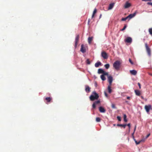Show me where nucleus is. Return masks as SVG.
Instances as JSON below:
<instances>
[{"label":"nucleus","instance_id":"obj_1","mask_svg":"<svg viewBox=\"0 0 152 152\" xmlns=\"http://www.w3.org/2000/svg\"><path fill=\"white\" fill-rule=\"evenodd\" d=\"M121 63L119 61H115L113 64V67L116 70H118L121 67Z\"/></svg>","mask_w":152,"mask_h":152},{"label":"nucleus","instance_id":"obj_2","mask_svg":"<svg viewBox=\"0 0 152 152\" xmlns=\"http://www.w3.org/2000/svg\"><path fill=\"white\" fill-rule=\"evenodd\" d=\"M99 97L98 94L95 91H94L90 96L89 98L91 101H93L98 99Z\"/></svg>","mask_w":152,"mask_h":152},{"label":"nucleus","instance_id":"obj_3","mask_svg":"<svg viewBox=\"0 0 152 152\" xmlns=\"http://www.w3.org/2000/svg\"><path fill=\"white\" fill-rule=\"evenodd\" d=\"M145 45L146 48V51L148 53V54L149 56H151V50L148 47L147 43H145Z\"/></svg>","mask_w":152,"mask_h":152},{"label":"nucleus","instance_id":"obj_4","mask_svg":"<svg viewBox=\"0 0 152 152\" xmlns=\"http://www.w3.org/2000/svg\"><path fill=\"white\" fill-rule=\"evenodd\" d=\"M101 56L104 59H107L108 57L107 53L104 51L102 52Z\"/></svg>","mask_w":152,"mask_h":152},{"label":"nucleus","instance_id":"obj_5","mask_svg":"<svg viewBox=\"0 0 152 152\" xmlns=\"http://www.w3.org/2000/svg\"><path fill=\"white\" fill-rule=\"evenodd\" d=\"M108 80L109 82V85H111L113 81V78L111 76H108L107 77Z\"/></svg>","mask_w":152,"mask_h":152},{"label":"nucleus","instance_id":"obj_6","mask_svg":"<svg viewBox=\"0 0 152 152\" xmlns=\"http://www.w3.org/2000/svg\"><path fill=\"white\" fill-rule=\"evenodd\" d=\"M151 106L150 105H146L145 106V108L147 112L148 113L149 112L150 110L151 109Z\"/></svg>","mask_w":152,"mask_h":152},{"label":"nucleus","instance_id":"obj_7","mask_svg":"<svg viewBox=\"0 0 152 152\" xmlns=\"http://www.w3.org/2000/svg\"><path fill=\"white\" fill-rule=\"evenodd\" d=\"M136 14V12H134L133 13L131 14L128 16L127 18H128L129 20H130V19L134 17L135 16Z\"/></svg>","mask_w":152,"mask_h":152},{"label":"nucleus","instance_id":"obj_8","mask_svg":"<svg viewBox=\"0 0 152 152\" xmlns=\"http://www.w3.org/2000/svg\"><path fill=\"white\" fill-rule=\"evenodd\" d=\"M100 103V101L99 100H97L94 102L92 104V108L93 109H95L96 108V105Z\"/></svg>","mask_w":152,"mask_h":152},{"label":"nucleus","instance_id":"obj_9","mask_svg":"<svg viewBox=\"0 0 152 152\" xmlns=\"http://www.w3.org/2000/svg\"><path fill=\"white\" fill-rule=\"evenodd\" d=\"M99 110L101 113H105L106 111V110L102 106H100L99 107Z\"/></svg>","mask_w":152,"mask_h":152},{"label":"nucleus","instance_id":"obj_10","mask_svg":"<svg viewBox=\"0 0 152 152\" xmlns=\"http://www.w3.org/2000/svg\"><path fill=\"white\" fill-rule=\"evenodd\" d=\"M79 35H77L76 36L75 39V48H76L77 46V42H78V40H79Z\"/></svg>","mask_w":152,"mask_h":152},{"label":"nucleus","instance_id":"obj_11","mask_svg":"<svg viewBox=\"0 0 152 152\" xmlns=\"http://www.w3.org/2000/svg\"><path fill=\"white\" fill-rule=\"evenodd\" d=\"M80 50L83 53H84L86 51V49L84 48V45L83 44L81 45Z\"/></svg>","mask_w":152,"mask_h":152},{"label":"nucleus","instance_id":"obj_12","mask_svg":"<svg viewBox=\"0 0 152 152\" xmlns=\"http://www.w3.org/2000/svg\"><path fill=\"white\" fill-rule=\"evenodd\" d=\"M114 4H115V3H111L109 5V6L108 8V10H111L113 7Z\"/></svg>","mask_w":152,"mask_h":152},{"label":"nucleus","instance_id":"obj_13","mask_svg":"<svg viewBox=\"0 0 152 152\" xmlns=\"http://www.w3.org/2000/svg\"><path fill=\"white\" fill-rule=\"evenodd\" d=\"M125 42L127 43H131L132 42V39L130 37H128L125 40Z\"/></svg>","mask_w":152,"mask_h":152},{"label":"nucleus","instance_id":"obj_14","mask_svg":"<svg viewBox=\"0 0 152 152\" xmlns=\"http://www.w3.org/2000/svg\"><path fill=\"white\" fill-rule=\"evenodd\" d=\"M130 72L132 75H135L137 73V71L135 70H130Z\"/></svg>","mask_w":152,"mask_h":152},{"label":"nucleus","instance_id":"obj_15","mask_svg":"<svg viewBox=\"0 0 152 152\" xmlns=\"http://www.w3.org/2000/svg\"><path fill=\"white\" fill-rule=\"evenodd\" d=\"M130 6V4L128 2H126L124 5V7L125 8H127L129 7Z\"/></svg>","mask_w":152,"mask_h":152},{"label":"nucleus","instance_id":"obj_16","mask_svg":"<svg viewBox=\"0 0 152 152\" xmlns=\"http://www.w3.org/2000/svg\"><path fill=\"white\" fill-rule=\"evenodd\" d=\"M134 92L136 95L140 96V91L137 90H134Z\"/></svg>","mask_w":152,"mask_h":152},{"label":"nucleus","instance_id":"obj_17","mask_svg":"<svg viewBox=\"0 0 152 152\" xmlns=\"http://www.w3.org/2000/svg\"><path fill=\"white\" fill-rule=\"evenodd\" d=\"M101 64V62L99 61H98L95 64V66L96 67H98L99 65H100Z\"/></svg>","mask_w":152,"mask_h":152},{"label":"nucleus","instance_id":"obj_18","mask_svg":"<svg viewBox=\"0 0 152 152\" xmlns=\"http://www.w3.org/2000/svg\"><path fill=\"white\" fill-rule=\"evenodd\" d=\"M104 72V70L102 69H98V73L99 74H103Z\"/></svg>","mask_w":152,"mask_h":152},{"label":"nucleus","instance_id":"obj_19","mask_svg":"<svg viewBox=\"0 0 152 152\" xmlns=\"http://www.w3.org/2000/svg\"><path fill=\"white\" fill-rule=\"evenodd\" d=\"M85 90L87 93H88L90 91V88L88 86H86Z\"/></svg>","mask_w":152,"mask_h":152},{"label":"nucleus","instance_id":"obj_20","mask_svg":"<svg viewBox=\"0 0 152 152\" xmlns=\"http://www.w3.org/2000/svg\"><path fill=\"white\" fill-rule=\"evenodd\" d=\"M111 86L110 85L108 86L107 89L109 93H111L112 92V90L111 89Z\"/></svg>","mask_w":152,"mask_h":152},{"label":"nucleus","instance_id":"obj_21","mask_svg":"<svg viewBox=\"0 0 152 152\" xmlns=\"http://www.w3.org/2000/svg\"><path fill=\"white\" fill-rule=\"evenodd\" d=\"M93 39V37H89L88 38V43L90 44L91 43V42Z\"/></svg>","mask_w":152,"mask_h":152},{"label":"nucleus","instance_id":"obj_22","mask_svg":"<svg viewBox=\"0 0 152 152\" xmlns=\"http://www.w3.org/2000/svg\"><path fill=\"white\" fill-rule=\"evenodd\" d=\"M102 80L103 81H104L106 80V78L104 75H101L100 76Z\"/></svg>","mask_w":152,"mask_h":152},{"label":"nucleus","instance_id":"obj_23","mask_svg":"<svg viewBox=\"0 0 152 152\" xmlns=\"http://www.w3.org/2000/svg\"><path fill=\"white\" fill-rule=\"evenodd\" d=\"M117 126H122V127H124V128H125L126 126V124H118L117 125Z\"/></svg>","mask_w":152,"mask_h":152},{"label":"nucleus","instance_id":"obj_24","mask_svg":"<svg viewBox=\"0 0 152 152\" xmlns=\"http://www.w3.org/2000/svg\"><path fill=\"white\" fill-rule=\"evenodd\" d=\"M124 121L125 122H126L127 120L126 119V116L125 114H124Z\"/></svg>","mask_w":152,"mask_h":152},{"label":"nucleus","instance_id":"obj_25","mask_svg":"<svg viewBox=\"0 0 152 152\" xmlns=\"http://www.w3.org/2000/svg\"><path fill=\"white\" fill-rule=\"evenodd\" d=\"M104 67L106 69H107L109 68L110 65L108 64H106L104 65Z\"/></svg>","mask_w":152,"mask_h":152},{"label":"nucleus","instance_id":"obj_26","mask_svg":"<svg viewBox=\"0 0 152 152\" xmlns=\"http://www.w3.org/2000/svg\"><path fill=\"white\" fill-rule=\"evenodd\" d=\"M148 31L150 34L152 35V28H149L148 29Z\"/></svg>","mask_w":152,"mask_h":152},{"label":"nucleus","instance_id":"obj_27","mask_svg":"<svg viewBox=\"0 0 152 152\" xmlns=\"http://www.w3.org/2000/svg\"><path fill=\"white\" fill-rule=\"evenodd\" d=\"M86 63L88 64H91V62H90L88 59L86 60Z\"/></svg>","mask_w":152,"mask_h":152},{"label":"nucleus","instance_id":"obj_28","mask_svg":"<svg viewBox=\"0 0 152 152\" xmlns=\"http://www.w3.org/2000/svg\"><path fill=\"white\" fill-rule=\"evenodd\" d=\"M45 99L47 100L48 102H49L51 100V98L49 97H47L45 98Z\"/></svg>","mask_w":152,"mask_h":152},{"label":"nucleus","instance_id":"obj_29","mask_svg":"<svg viewBox=\"0 0 152 152\" xmlns=\"http://www.w3.org/2000/svg\"><path fill=\"white\" fill-rule=\"evenodd\" d=\"M102 75H104V76L107 75V77L108 76H109L108 73L107 72H105L104 71V72L102 74Z\"/></svg>","mask_w":152,"mask_h":152},{"label":"nucleus","instance_id":"obj_30","mask_svg":"<svg viewBox=\"0 0 152 152\" xmlns=\"http://www.w3.org/2000/svg\"><path fill=\"white\" fill-rule=\"evenodd\" d=\"M128 18H127V16L126 17V18H123L122 19H121V20L122 21H125Z\"/></svg>","mask_w":152,"mask_h":152},{"label":"nucleus","instance_id":"obj_31","mask_svg":"<svg viewBox=\"0 0 152 152\" xmlns=\"http://www.w3.org/2000/svg\"><path fill=\"white\" fill-rule=\"evenodd\" d=\"M100 119L99 118L97 117L96 118V121L97 122H99L100 121Z\"/></svg>","mask_w":152,"mask_h":152},{"label":"nucleus","instance_id":"obj_32","mask_svg":"<svg viewBox=\"0 0 152 152\" xmlns=\"http://www.w3.org/2000/svg\"><path fill=\"white\" fill-rule=\"evenodd\" d=\"M134 140L135 141V142L137 145L139 144L140 142V141L139 142H137L135 139H134Z\"/></svg>","mask_w":152,"mask_h":152},{"label":"nucleus","instance_id":"obj_33","mask_svg":"<svg viewBox=\"0 0 152 152\" xmlns=\"http://www.w3.org/2000/svg\"><path fill=\"white\" fill-rule=\"evenodd\" d=\"M129 61L133 65L134 64V63L132 61L131 59L129 58Z\"/></svg>","mask_w":152,"mask_h":152},{"label":"nucleus","instance_id":"obj_34","mask_svg":"<svg viewBox=\"0 0 152 152\" xmlns=\"http://www.w3.org/2000/svg\"><path fill=\"white\" fill-rule=\"evenodd\" d=\"M117 118L118 121H121V118L120 116H117Z\"/></svg>","mask_w":152,"mask_h":152},{"label":"nucleus","instance_id":"obj_35","mask_svg":"<svg viewBox=\"0 0 152 152\" xmlns=\"http://www.w3.org/2000/svg\"><path fill=\"white\" fill-rule=\"evenodd\" d=\"M126 25H125L124 27V28H122L121 30V31H123L126 28Z\"/></svg>","mask_w":152,"mask_h":152},{"label":"nucleus","instance_id":"obj_36","mask_svg":"<svg viewBox=\"0 0 152 152\" xmlns=\"http://www.w3.org/2000/svg\"><path fill=\"white\" fill-rule=\"evenodd\" d=\"M126 125H127L129 127V131H130V124H128L127 125L126 124Z\"/></svg>","mask_w":152,"mask_h":152},{"label":"nucleus","instance_id":"obj_37","mask_svg":"<svg viewBox=\"0 0 152 152\" xmlns=\"http://www.w3.org/2000/svg\"><path fill=\"white\" fill-rule=\"evenodd\" d=\"M96 9H95L93 11V14H95L96 13Z\"/></svg>","mask_w":152,"mask_h":152},{"label":"nucleus","instance_id":"obj_38","mask_svg":"<svg viewBox=\"0 0 152 152\" xmlns=\"http://www.w3.org/2000/svg\"><path fill=\"white\" fill-rule=\"evenodd\" d=\"M112 107L113 108H116L115 105L113 104H112Z\"/></svg>","mask_w":152,"mask_h":152},{"label":"nucleus","instance_id":"obj_39","mask_svg":"<svg viewBox=\"0 0 152 152\" xmlns=\"http://www.w3.org/2000/svg\"><path fill=\"white\" fill-rule=\"evenodd\" d=\"M147 4L148 5H151L152 6V2H148Z\"/></svg>","mask_w":152,"mask_h":152},{"label":"nucleus","instance_id":"obj_40","mask_svg":"<svg viewBox=\"0 0 152 152\" xmlns=\"http://www.w3.org/2000/svg\"><path fill=\"white\" fill-rule=\"evenodd\" d=\"M104 95L105 96H106V97H108V95L107 94V93L106 92H104Z\"/></svg>","mask_w":152,"mask_h":152},{"label":"nucleus","instance_id":"obj_41","mask_svg":"<svg viewBox=\"0 0 152 152\" xmlns=\"http://www.w3.org/2000/svg\"><path fill=\"white\" fill-rule=\"evenodd\" d=\"M134 132L132 134V137H133V138L134 139Z\"/></svg>","mask_w":152,"mask_h":152},{"label":"nucleus","instance_id":"obj_42","mask_svg":"<svg viewBox=\"0 0 152 152\" xmlns=\"http://www.w3.org/2000/svg\"><path fill=\"white\" fill-rule=\"evenodd\" d=\"M150 135V134H147V136H146L145 139L147 138Z\"/></svg>","mask_w":152,"mask_h":152},{"label":"nucleus","instance_id":"obj_43","mask_svg":"<svg viewBox=\"0 0 152 152\" xmlns=\"http://www.w3.org/2000/svg\"><path fill=\"white\" fill-rule=\"evenodd\" d=\"M138 85L140 89L141 88V85H140V83H138Z\"/></svg>","mask_w":152,"mask_h":152},{"label":"nucleus","instance_id":"obj_44","mask_svg":"<svg viewBox=\"0 0 152 152\" xmlns=\"http://www.w3.org/2000/svg\"><path fill=\"white\" fill-rule=\"evenodd\" d=\"M142 1H151V0H142Z\"/></svg>","mask_w":152,"mask_h":152},{"label":"nucleus","instance_id":"obj_45","mask_svg":"<svg viewBox=\"0 0 152 152\" xmlns=\"http://www.w3.org/2000/svg\"><path fill=\"white\" fill-rule=\"evenodd\" d=\"M94 84H95V86L96 87H97V83L96 82Z\"/></svg>","mask_w":152,"mask_h":152},{"label":"nucleus","instance_id":"obj_46","mask_svg":"<svg viewBox=\"0 0 152 152\" xmlns=\"http://www.w3.org/2000/svg\"><path fill=\"white\" fill-rule=\"evenodd\" d=\"M144 140H145L144 139H142L141 140H140V142H142L144 141Z\"/></svg>","mask_w":152,"mask_h":152},{"label":"nucleus","instance_id":"obj_47","mask_svg":"<svg viewBox=\"0 0 152 152\" xmlns=\"http://www.w3.org/2000/svg\"><path fill=\"white\" fill-rule=\"evenodd\" d=\"M127 99H130V97H129V96H127Z\"/></svg>","mask_w":152,"mask_h":152},{"label":"nucleus","instance_id":"obj_48","mask_svg":"<svg viewBox=\"0 0 152 152\" xmlns=\"http://www.w3.org/2000/svg\"><path fill=\"white\" fill-rule=\"evenodd\" d=\"M94 14H93L92 16V18H93L94 17Z\"/></svg>","mask_w":152,"mask_h":152},{"label":"nucleus","instance_id":"obj_49","mask_svg":"<svg viewBox=\"0 0 152 152\" xmlns=\"http://www.w3.org/2000/svg\"><path fill=\"white\" fill-rule=\"evenodd\" d=\"M90 23V20L89 19H88V24H89Z\"/></svg>","mask_w":152,"mask_h":152},{"label":"nucleus","instance_id":"obj_50","mask_svg":"<svg viewBox=\"0 0 152 152\" xmlns=\"http://www.w3.org/2000/svg\"><path fill=\"white\" fill-rule=\"evenodd\" d=\"M136 126H135L134 129V132H135V130H136Z\"/></svg>","mask_w":152,"mask_h":152},{"label":"nucleus","instance_id":"obj_51","mask_svg":"<svg viewBox=\"0 0 152 152\" xmlns=\"http://www.w3.org/2000/svg\"><path fill=\"white\" fill-rule=\"evenodd\" d=\"M102 14H100V16H99V18H101V16H102Z\"/></svg>","mask_w":152,"mask_h":152},{"label":"nucleus","instance_id":"obj_52","mask_svg":"<svg viewBox=\"0 0 152 152\" xmlns=\"http://www.w3.org/2000/svg\"><path fill=\"white\" fill-rule=\"evenodd\" d=\"M141 98H142V99H143V96H141Z\"/></svg>","mask_w":152,"mask_h":152},{"label":"nucleus","instance_id":"obj_53","mask_svg":"<svg viewBox=\"0 0 152 152\" xmlns=\"http://www.w3.org/2000/svg\"><path fill=\"white\" fill-rule=\"evenodd\" d=\"M145 11V12H147V11Z\"/></svg>","mask_w":152,"mask_h":152}]
</instances>
